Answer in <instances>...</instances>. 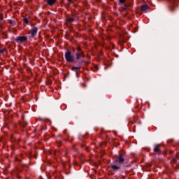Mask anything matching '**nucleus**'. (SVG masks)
<instances>
[{
	"label": "nucleus",
	"mask_w": 179,
	"mask_h": 179,
	"mask_svg": "<svg viewBox=\"0 0 179 179\" xmlns=\"http://www.w3.org/2000/svg\"><path fill=\"white\" fill-rule=\"evenodd\" d=\"M64 57L67 62H73V61H75V56L72 55L71 50H67L64 54Z\"/></svg>",
	"instance_id": "1"
},
{
	"label": "nucleus",
	"mask_w": 179,
	"mask_h": 179,
	"mask_svg": "<svg viewBox=\"0 0 179 179\" xmlns=\"http://www.w3.org/2000/svg\"><path fill=\"white\" fill-rule=\"evenodd\" d=\"M124 156L122 155H120L117 157V159L115 161V164H119V166H121L122 164V162H124Z\"/></svg>",
	"instance_id": "2"
},
{
	"label": "nucleus",
	"mask_w": 179,
	"mask_h": 179,
	"mask_svg": "<svg viewBox=\"0 0 179 179\" xmlns=\"http://www.w3.org/2000/svg\"><path fill=\"white\" fill-rule=\"evenodd\" d=\"M27 41V36H18L15 38V41L17 43H24V41Z\"/></svg>",
	"instance_id": "3"
},
{
	"label": "nucleus",
	"mask_w": 179,
	"mask_h": 179,
	"mask_svg": "<svg viewBox=\"0 0 179 179\" xmlns=\"http://www.w3.org/2000/svg\"><path fill=\"white\" fill-rule=\"evenodd\" d=\"M110 169H112L113 171H118V170L121 169V165L115 163L110 166Z\"/></svg>",
	"instance_id": "4"
},
{
	"label": "nucleus",
	"mask_w": 179,
	"mask_h": 179,
	"mask_svg": "<svg viewBox=\"0 0 179 179\" xmlns=\"http://www.w3.org/2000/svg\"><path fill=\"white\" fill-rule=\"evenodd\" d=\"M38 29L36 27H33L31 30V36L35 37V36L37 34Z\"/></svg>",
	"instance_id": "5"
},
{
	"label": "nucleus",
	"mask_w": 179,
	"mask_h": 179,
	"mask_svg": "<svg viewBox=\"0 0 179 179\" xmlns=\"http://www.w3.org/2000/svg\"><path fill=\"white\" fill-rule=\"evenodd\" d=\"M76 59H79L80 58H82V57H85V53L83 52V51L78 52L76 54Z\"/></svg>",
	"instance_id": "6"
},
{
	"label": "nucleus",
	"mask_w": 179,
	"mask_h": 179,
	"mask_svg": "<svg viewBox=\"0 0 179 179\" xmlns=\"http://www.w3.org/2000/svg\"><path fill=\"white\" fill-rule=\"evenodd\" d=\"M57 0H48L47 3L48 5H49L50 6H52V5H54L55 3Z\"/></svg>",
	"instance_id": "7"
},
{
	"label": "nucleus",
	"mask_w": 179,
	"mask_h": 179,
	"mask_svg": "<svg viewBox=\"0 0 179 179\" xmlns=\"http://www.w3.org/2000/svg\"><path fill=\"white\" fill-rule=\"evenodd\" d=\"M154 152H155V153H160V148H159V145H155Z\"/></svg>",
	"instance_id": "8"
},
{
	"label": "nucleus",
	"mask_w": 179,
	"mask_h": 179,
	"mask_svg": "<svg viewBox=\"0 0 179 179\" xmlns=\"http://www.w3.org/2000/svg\"><path fill=\"white\" fill-rule=\"evenodd\" d=\"M141 9L143 12H145V10H148V9H149V6H148V5L141 6Z\"/></svg>",
	"instance_id": "9"
},
{
	"label": "nucleus",
	"mask_w": 179,
	"mask_h": 179,
	"mask_svg": "<svg viewBox=\"0 0 179 179\" xmlns=\"http://www.w3.org/2000/svg\"><path fill=\"white\" fill-rule=\"evenodd\" d=\"M80 69V66H73L72 67V71H75L76 72L77 71H79Z\"/></svg>",
	"instance_id": "10"
},
{
	"label": "nucleus",
	"mask_w": 179,
	"mask_h": 179,
	"mask_svg": "<svg viewBox=\"0 0 179 179\" xmlns=\"http://www.w3.org/2000/svg\"><path fill=\"white\" fill-rule=\"evenodd\" d=\"M75 20L73 18H69L67 20V22H69V23H72V22H73Z\"/></svg>",
	"instance_id": "11"
},
{
	"label": "nucleus",
	"mask_w": 179,
	"mask_h": 179,
	"mask_svg": "<svg viewBox=\"0 0 179 179\" xmlns=\"http://www.w3.org/2000/svg\"><path fill=\"white\" fill-rule=\"evenodd\" d=\"M24 22L26 23V24H29V20H27V18H24Z\"/></svg>",
	"instance_id": "12"
},
{
	"label": "nucleus",
	"mask_w": 179,
	"mask_h": 179,
	"mask_svg": "<svg viewBox=\"0 0 179 179\" xmlns=\"http://www.w3.org/2000/svg\"><path fill=\"white\" fill-rule=\"evenodd\" d=\"M8 23L10 24H13V21H12V20H8Z\"/></svg>",
	"instance_id": "13"
},
{
	"label": "nucleus",
	"mask_w": 179,
	"mask_h": 179,
	"mask_svg": "<svg viewBox=\"0 0 179 179\" xmlns=\"http://www.w3.org/2000/svg\"><path fill=\"white\" fill-rule=\"evenodd\" d=\"M77 51L78 52H80V51H82L80 47L77 48Z\"/></svg>",
	"instance_id": "14"
},
{
	"label": "nucleus",
	"mask_w": 179,
	"mask_h": 179,
	"mask_svg": "<svg viewBox=\"0 0 179 179\" xmlns=\"http://www.w3.org/2000/svg\"><path fill=\"white\" fill-rule=\"evenodd\" d=\"M120 3H124L125 2V0H120Z\"/></svg>",
	"instance_id": "15"
},
{
	"label": "nucleus",
	"mask_w": 179,
	"mask_h": 179,
	"mask_svg": "<svg viewBox=\"0 0 179 179\" xmlns=\"http://www.w3.org/2000/svg\"><path fill=\"white\" fill-rule=\"evenodd\" d=\"M5 50H0V54H3V52H4Z\"/></svg>",
	"instance_id": "16"
},
{
	"label": "nucleus",
	"mask_w": 179,
	"mask_h": 179,
	"mask_svg": "<svg viewBox=\"0 0 179 179\" xmlns=\"http://www.w3.org/2000/svg\"><path fill=\"white\" fill-rule=\"evenodd\" d=\"M171 12H174V8H171Z\"/></svg>",
	"instance_id": "17"
},
{
	"label": "nucleus",
	"mask_w": 179,
	"mask_h": 179,
	"mask_svg": "<svg viewBox=\"0 0 179 179\" xmlns=\"http://www.w3.org/2000/svg\"><path fill=\"white\" fill-rule=\"evenodd\" d=\"M69 2H71V0H69Z\"/></svg>",
	"instance_id": "18"
},
{
	"label": "nucleus",
	"mask_w": 179,
	"mask_h": 179,
	"mask_svg": "<svg viewBox=\"0 0 179 179\" xmlns=\"http://www.w3.org/2000/svg\"><path fill=\"white\" fill-rule=\"evenodd\" d=\"M169 1H174V0H169Z\"/></svg>",
	"instance_id": "19"
}]
</instances>
